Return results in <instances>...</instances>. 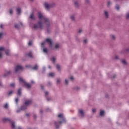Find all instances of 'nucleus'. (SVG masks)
Returning a JSON list of instances; mask_svg holds the SVG:
<instances>
[{
    "label": "nucleus",
    "mask_w": 129,
    "mask_h": 129,
    "mask_svg": "<svg viewBox=\"0 0 129 129\" xmlns=\"http://www.w3.org/2000/svg\"><path fill=\"white\" fill-rule=\"evenodd\" d=\"M38 17L41 21L39 22L38 24L34 26V29H42V28H43V24L46 25V27L50 26V21L49 19L45 18L44 15H43V13L41 12H38ZM42 23H43V24H42Z\"/></svg>",
    "instance_id": "f257e3e1"
},
{
    "label": "nucleus",
    "mask_w": 129,
    "mask_h": 129,
    "mask_svg": "<svg viewBox=\"0 0 129 129\" xmlns=\"http://www.w3.org/2000/svg\"><path fill=\"white\" fill-rule=\"evenodd\" d=\"M57 119L58 122H54L55 126L56 128L59 127V125L62 123H64V122H66V119H65V116H64V114L59 113L57 115Z\"/></svg>",
    "instance_id": "f03ea898"
},
{
    "label": "nucleus",
    "mask_w": 129,
    "mask_h": 129,
    "mask_svg": "<svg viewBox=\"0 0 129 129\" xmlns=\"http://www.w3.org/2000/svg\"><path fill=\"white\" fill-rule=\"evenodd\" d=\"M19 81H20V83H22L23 86L26 87V88H27V89H29V88H31V87H32V85L26 82L25 81V80L23 79L22 78H19Z\"/></svg>",
    "instance_id": "7ed1b4c3"
},
{
    "label": "nucleus",
    "mask_w": 129,
    "mask_h": 129,
    "mask_svg": "<svg viewBox=\"0 0 129 129\" xmlns=\"http://www.w3.org/2000/svg\"><path fill=\"white\" fill-rule=\"evenodd\" d=\"M55 6H56V5L54 3L51 4H49L48 3H44V7L46 9V10H49V9H51V8H54Z\"/></svg>",
    "instance_id": "20e7f679"
},
{
    "label": "nucleus",
    "mask_w": 129,
    "mask_h": 129,
    "mask_svg": "<svg viewBox=\"0 0 129 129\" xmlns=\"http://www.w3.org/2000/svg\"><path fill=\"white\" fill-rule=\"evenodd\" d=\"M23 69L24 68H23V66H22L21 65H17L15 68V72L16 73L21 72V71H22Z\"/></svg>",
    "instance_id": "39448f33"
},
{
    "label": "nucleus",
    "mask_w": 129,
    "mask_h": 129,
    "mask_svg": "<svg viewBox=\"0 0 129 129\" xmlns=\"http://www.w3.org/2000/svg\"><path fill=\"white\" fill-rule=\"evenodd\" d=\"M46 42L49 44V45L50 46V47H52L53 46V42H52V40L50 38H47L45 40V41L42 42L41 43V46H44L45 44H46Z\"/></svg>",
    "instance_id": "423d86ee"
},
{
    "label": "nucleus",
    "mask_w": 129,
    "mask_h": 129,
    "mask_svg": "<svg viewBox=\"0 0 129 129\" xmlns=\"http://www.w3.org/2000/svg\"><path fill=\"white\" fill-rule=\"evenodd\" d=\"M78 114L80 117H84V110L82 109H80L78 110Z\"/></svg>",
    "instance_id": "0eeeda50"
},
{
    "label": "nucleus",
    "mask_w": 129,
    "mask_h": 129,
    "mask_svg": "<svg viewBox=\"0 0 129 129\" xmlns=\"http://www.w3.org/2000/svg\"><path fill=\"white\" fill-rule=\"evenodd\" d=\"M6 52L5 49V47H0V58H2L3 56H4V53Z\"/></svg>",
    "instance_id": "6e6552de"
},
{
    "label": "nucleus",
    "mask_w": 129,
    "mask_h": 129,
    "mask_svg": "<svg viewBox=\"0 0 129 129\" xmlns=\"http://www.w3.org/2000/svg\"><path fill=\"white\" fill-rule=\"evenodd\" d=\"M32 103V100H27L25 101V105H30Z\"/></svg>",
    "instance_id": "1a4fd4ad"
},
{
    "label": "nucleus",
    "mask_w": 129,
    "mask_h": 129,
    "mask_svg": "<svg viewBox=\"0 0 129 129\" xmlns=\"http://www.w3.org/2000/svg\"><path fill=\"white\" fill-rule=\"evenodd\" d=\"M126 52H129L128 48H125V49H123L121 51L120 53H121V54H122V53H125Z\"/></svg>",
    "instance_id": "9d476101"
},
{
    "label": "nucleus",
    "mask_w": 129,
    "mask_h": 129,
    "mask_svg": "<svg viewBox=\"0 0 129 129\" xmlns=\"http://www.w3.org/2000/svg\"><path fill=\"white\" fill-rule=\"evenodd\" d=\"M74 6L77 9H78L79 8V4H78V2L77 1H74Z\"/></svg>",
    "instance_id": "9b49d317"
},
{
    "label": "nucleus",
    "mask_w": 129,
    "mask_h": 129,
    "mask_svg": "<svg viewBox=\"0 0 129 129\" xmlns=\"http://www.w3.org/2000/svg\"><path fill=\"white\" fill-rule=\"evenodd\" d=\"M104 16L106 19H107L109 17V14H108V11H104Z\"/></svg>",
    "instance_id": "f8f14e48"
},
{
    "label": "nucleus",
    "mask_w": 129,
    "mask_h": 129,
    "mask_svg": "<svg viewBox=\"0 0 129 129\" xmlns=\"http://www.w3.org/2000/svg\"><path fill=\"white\" fill-rule=\"evenodd\" d=\"M105 114V111L103 110H100V116H103Z\"/></svg>",
    "instance_id": "ddd939ff"
},
{
    "label": "nucleus",
    "mask_w": 129,
    "mask_h": 129,
    "mask_svg": "<svg viewBox=\"0 0 129 129\" xmlns=\"http://www.w3.org/2000/svg\"><path fill=\"white\" fill-rule=\"evenodd\" d=\"M121 62L122 64H123V65H127V62H126V60H125V59H122L121 60Z\"/></svg>",
    "instance_id": "4468645a"
},
{
    "label": "nucleus",
    "mask_w": 129,
    "mask_h": 129,
    "mask_svg": "<svg viewBox=\"0 0 129 129\" xmlns=\"http://www.w3.org/2000/svg\"><path fill=\"white\" fill-rule=\"evenodd\" d=\"M6 52V54L7 56H10V55H11V51H10V50H7L5 51Z\"/></svg>",
    "instance_id": "2eb2a0df"
},
{
    "label": "nucleus",
    "mask_w": 129,
    "mask_h": 129,
    "mask_svg": "<svg viewBox=\"0 0 129 129\" xmlns=\"http://www.w3.org/2000/svg\"><path fill=\"white\" fill-rule=\"evenodd\" d=\"M70 18L72 21H75V15H71Z\"/></svg>",
    "instance_id": "dca6fc26"
},
{
    "label": "nucleus",
    "mask_w": 129,
    "mask_h": 129,
    "mask_svg": "<svg viewBox=\"0 0 129 129\" xmlns=\"http://www.w3.org/2000/svg\"><path fill=\"white\" fill-rule=\"evenodd\" d=\"M60 45L58 43L56 44L55 45V48L56 49H59V48H60Z\"/></svg>",
    "instance_id": "f3484780"
},
{
    "label": "nucleus",
    "mask_w": 129,
    "mask_h": 129,
    "mask_svg": "<svg viewBox=\"0 0 129 129\" xmlns=\"http://www.w3.org/2000/svg\"><path fill=\"white\" fill-rule=\"evenodd\" d=\"M12 128H16V125H15V122L14 121L11 122Z\"/></svg>",
    "instance_id": "a211bd4d"
},
{
    "label": "nucleus",
    "mask_w": 129,
    "mask_h": 129,
    "mask_svg": "<svg viewBox=\"0 0 129 129\" xmlns=\"http://www.w3.org/2000/svg\"><path fill=\"white\" fill-rule=\"evenodd\" d=\"M51 60L52 61V62H53V63H55V62H56V58L55 57H52L51 58Z\"/></svg>",
    "instance_id": "6ab92c4d"
},
{
    "label": "nucleus",
    "mask_w": 129,
    "mask_h": 129,
    "mask_svg": "<svg viewBox=\"0 0 129 129\" xmlns=\"http://www.w3.org/2000/svg\"><path fill=\"white\" fill-rule=\"evenodd\" d=\"M48 76H50V77H54V76H55V74L53 73H50L48 74Z\"/></svg>",
    "instance_id": "aec40b11"
},
{
    "label": "nucleus",
    "mask_w": 129,
    "mask_h": 129,
    "mask_svg": "<svg viewBox=\"0 0 129 129\" xmlns=\"http://www.w3.org/2000/svg\"><path fill=\"white\" fill-rule=\"evenodd\" d=\"M110 38L112 39V40H115V36L114 35H111Z\"/></svg>",
    "instance_id": "412c9836"
},
{
    "label": "nucleus",
    "mask_w": 129,
    "mask_h": 129,
    "mask_svg": "<svg viewBox=\"0 0 129 129\" xmlns=\"http://www.w3.org/2000/svg\"><path fill=\"white\" fill-rule=\"evenodd\" d=\"M22 92V89H19L18 91V95H21Z\"/></svg>",
    "instance_id": "4be33fe9"
},
{
    "label": "nucleus",
    "mask_w": 129,
    "mask_h": 129,
    "mask_svg": "<svg viewBox=\"0 0 129 129\" xmlns=\"http://www.w3.org/2000/svg\"><path fill=\"white\" fill-rule=\"evenodd\" d=\"M15 28L16 29H19L20 28V25L18 24H16L15 25Z\"/></svg>",
    "instance_id": "5701e85b"
},
{
    "label": "nucleus",
    "mask_w": 129,
    "mask_h": 129,
    "mask_svg": "<svg viewBox=\"0 0 129 129\" xmlns=\"http://www.w3.org/2000/svg\"><path fill=\"white\" fill-rule=\"evenodd\" d=\"M33 70H37L38 69V66L35 65L34 67L32 68Z\"/></svg>",
    "instance_id": "b1692460"
},
{
    "label": "nucleus",
    "mask_w": 129,
    "mask_h": 129,
    "mask_svg": "<svg viewBox=\"0 0 129 129\" xmlns=\"http://www.w3.org/2000/svg\"><path fill=\"white\" fill-rule=\"evenodd\" d=\"M64 82H65V84H66L67 85H68L69 83V80L66 79L64 81Z\"/></svg>",
    "instance_id": "393cba45"
},
{
    "label": "nucleus",
    "mask_w": 129,
    "mask_h": 129,
    "mask_svg": "<svg viewBox=\"0 0 129 129\" xmlns=\"http://www.w3.org/2000/svg\"><path fill=\"white\" fill-rule=\"evenodd\" d=\"M30 19L31 20H34V14H32L30 16Z\"/></svg>",
    "instance_id": "a878e982"
},
{
    "label": "nucleus",
    "mask_w": 129,
    "mask_h": 129,
    "mask_svg": "<svg viewBox=\"0 0 129 129\" xmlns=\"http://www.w3.org/2000/svg\"><path fill=\"white\" fill-rule=\"evenodd\" d=\"M56 82H57V84L61 83V79H57Z\"/></svg>",
    "instance_id": "bb28decb"
},
{
    "label": "nucleus",
    "mask_w": 129,
    "mask_h": 129,
    "mask_svg": "<svg viewBox=\"0 0 129 129\" xmlns=\"http://www.w3.org/2000/svg\"><path fill=\"white\" fill-rule=\"evenodd\" d=\"M4 35H5L4 32L0 33V38H3V37H4Z\"/></svg>",
    "instance_id": "cd10ccee"
},
{
    "label": "nucleus",
    "mask_w": 129,
    "mask_h": 129,
    "mask_svg": "<svg viewBox=\"0 0 129 129\" xmlns=\"http://www.w3.org/2000/svg\"><path fill=\"white\" fill-rule=\"evenodd\" d=\"M17 12L18 14H21V8H17Z\"/></svg>",
    "instance_id": "c85d7f7f"
},
{
    "label": "nucleus",
    "mask_w": 129,
    "mask_h": 129,
    "mask_svg": "<svg viewBox=\"0 0 129 129\" xmlns=\"http://www.w3.org/2000/svg\"><path fill=\"white\" fill-rule=\"evenodd\" d=\"M4 108H6V109L9 108V104H6L4 105Z\"/></svg>",
    "instance_id": "c756f323"
},
{
    "label": "nucleus",
    "mask_w": 129,
    "mask_h": 129,
    "mask_svg": "<svg viewBox=\"0 0 129 129\" xmlns=\"http://www.w3.org/2000/svg\"><path fill=\"white\" fill-rule=\"evenodd\" d=\"M92 113H95V112H96V109L95 108H93L92 110Z\"/></svg>",
    "instance_id": "7c9ffc66"
},
{
    "label": "nucleus",
    "mask_w": 129,
    "mask_h": 129,
    "mask_svg": "<svg viewBox=\"0 0 129 129\" xmlns=\"http://www.w3.org/2000/svg\"><path fill=\"white\" fill-rule=\"evenodd\" d=\"M26 108H27V107H26V106H24L21 107V109L20 110H24V109H26Z\"/></svg>",
    "instance_id": "2f4dec72"
},
{
    "label": "nucleus",
    "mask_w": 129,
    "mask_h": 129,
    "mask_svg": "<svg viewBox=\"0 0 129 129\" xmlns=\"http://www.w3.org/2000/svg\"><path fill=\"white\" fill-rule=\"evenodd\" d=\"M43 52L44 53H47V52H48V49H47V48H44Z\"/></svg>",
    "instance_id": "473e14b6"
},
{
    "label": "nucleus",
    "mask_w": 129,
    "mask_h": 129,
    "mask_svg": "<svg viewBox=\"0 0 129 129\" xmlns=\"http://www.w3.org/2000/svg\"><path fill=\"white\" fill-rule=\"evenodd\" d=\"M114 59H115L116 60L119 59L118 55H115L114 57Z\"/></svg>",
    "instance_id": "72a5a7b5"
},
{
    "label": "nucleus",
    "mask_w": 129,
    "mask_h": 129,
    "mask_svg": "<svg viewBox=\"0 0 129 129\" xmlns=\"http://www.w3.org/2000/svg\"><path fill=\"white\" fill-rule=\"evenodd\" d=\"M56 68H57V69H60V68H61V67L60 66V65H59V64H57L56 65Z\"/></svg>",
    "instance_id": "f704fd0d"
},
{
    "label": "nucleus",
    "mask_w": 129,
    "mask_h": 129,
    "mask_svg": "<svg viewBox=\"0 0 129 129\" xmlns=\"http://www.w3.org/2000/svg\"><path fill=\"white\" fill-rule=\"evenodd\" d=\"M116 10H117V11L119 10V6H116Z\"/></svg>",
    "instance_id": "c9c22d12"
},
{
    "label": "nucleus",
    "mask_w": 129,
    "mask_h": 129,
    "mask_svg": "<svg viewBox=\"0 0 129 129\" xmlns=\"http://www.w3.org/2000/svg\"><path fill=\"white\" fill-rule=\"evenodd\" d=\"M32 44H33V42L32 41H29L28 45L29 46H31Z\"/></svg>",
    "instance_id": "e433bc0d"
},
{
    "label": "nucleus",
    "mask_w": 129,
    "mask_h": 129,
    "mask_svg": "<svg viewBox=\"0 0 129 129\" xmlns=\"http://www.w3.org/2000/svg\"><path fill=\"white\" fill-rule=\"evenodd\" d=\"M14 93V91H11L9 93V95H11V94H13Z\"/></svg>",
    "instance_id": "4c0bfd02"
},
{
    "label": "nucleus",
    "mask_w": 129,
    "mask_h": 129,
    "mask_svg": "<svg viewBox=\"0 0 129 129\" xmlns=\"http://www.w3.org/2000/svg\"><path fill=\"white\" fill-rule=\"evenodd\" d=\"M10 15L13 14V9L10 10Z\"/></svg>",
    "instance_id": "58836bf2"
},
{
    "label": "nucleus",
    "mask_w": 129,
    "mask_h": 129,
    "mask_svg": "<svg viewBox=\"0 0 129 129\" xmlns=\"http://www.w3.org/2000/svg\"><path fill=\"white\" fill-rule=\"evenodd\" d=\"M10 86H11V87H15V84H14V83L11 84L10 85Z\"/></svg>",
    "instance_id": "ea45409f"
},
{
    "label": "nucleus",
    "mask_w": 129,
    "mask_h": 129,
    "mask_svg": "<svg viewBox=\"0 0 129 129\" xmlns=\"http://www.w3.org/2000/svg\"><path fill=\"white\" fill-rule=\"evenodd\" d=\"M126 19H129V13H127L126 15Z\"/></svg>",
    "instance_id": "a19ab883"
},
{
    "label": "nucleus",
    "mask_w": 129,
    "mask_h": 129,
    "mask_svg": "<svg viewBox=\"0 0 129 129\" xmlns=\"http://www.w3.org/2000/svg\"><path fill=\"white\" fill-rule=\"evenodd\" d=\"M82 32H83V30H82V29H80L79 30V33H82Z\"/></svg>",
    "instance_id": "79ce46f5"
},
{
    "label": "nucleus",
    "mask_w": 129,
    "mask_h": 129,
    "mask_svg": "<svg viewBox=\"0 0 129 129\" xmlns=\"http://www.w3.org/2000/svg\"><path fill=\"white\" fill-rule=\"evenodd\" d=\"M89 2H90L89 0H85V3H86V4H88V3H89Z\"/></svg>",
    "instance_id": "37998d69"
},
{
    "label": "nucleus",
    "mask_w": 129,
    "mask_h": 129,
    "mask_svg": "<svg viewBox=\"0 0 129 129\" xmlns=\"http://www.w3.org/2000/svg\"><path fill=\"white\" fill-rule=\"evenodd\" d=\"M15 101H16V103H18V102H19V99L16 98V100H15Z\"/></svg>",
    "instance_id": "c03bdc74"
},
{
    "label": "nucleus",
    "mask_w": 129,
    "mask_h": 129,
    "mask_svg": "<svg viewBox=\"0 0 129 129\" xmlns=\"http://www.w3.org/2000/svg\"><path fill=\"white\" fill-rule=\"evenodd\" d=\"M28 56L29 57H32V53H29L28 54Z\"/></svg>",
    "instance_id": "a18cd8bd"
},
{
    "label": "nucleus",
    "mask_w": 129,
    "mask_h": 129,
    "mask_svg": "<svg viewBox=\"0 0 129 129\" xmlns=\"http://www.w3.org/2000/svg\"><path fill=\"white\" fill-rule=\"evenodd\" d=\"M110 5H111V2H110V1H108V5L109 6Z\"/></svg>",
    "instance_id": "49530a36"
},
{
    "label": "nucleus",
    "mask_w": 129,
    "mask_h": 129,
    "mask_svg": "<svg viewBox=\"0 0 129 129\" xmlns=\"http://www.w3.org/2000/svg\"><path fill=\"white\" fill-rule=\"evenodd\" d=\"M84 43H85V44H86V43H87V39H85V40H84Z\"/></svg>",
    "instance_id": "de8ad7c7"
},
{
    "label": "nucleus",
    "mask_w": 129,
    "mask_h": 129,
    "mask_svg": "<svg viewBox=\"0 0 129 129\" xmlns=\"http://www.w3.org/2000/svg\"><path fill=\"white\" fill-rule=\"evenodd\" d=\"M70 79H71V80H73L74 79V78H73V77H71L70 78Z\"/></svg>",
    "instance_id": "09e8293b"
},
{
    "label": "nucleus",
    "mask_w": 129,
    "mask_h": 129,
    "mask_svg": "<svg viewBox=\"0 0 129 129\" xmlns=\"http://www.w3.org/2000/svg\"><path fill=\"white\" fill-rule=\"evenodd\" d=\"M76 90H79V87H77L76 88Z\"/></svg>",
    "instance_id": "8fccbe9b"
},
{
    "label": "nucleus",
    "mask_w": 129,
    "mask_h": 129,
    "mask_svg": "<svg viewBox=\"0 0 129 129\" xmlns=\"http://www.w3.org/2000/svg\"><path fill=\"white\" fill-rule=\"evenodd\" d=\"M48 94H49V92H45V95H48Z\"/></svg>",
    "instance_id": "3c124183"
},
{
    "label": "nucleus",
    "mask_w": 129,
    "mask_h": 129,
    "mask_svg": "<svg viewBox=\"0 0 129 129\" xmlns=\"http://www.w3.org/2000/svg\"><path fill=\"white\" fill-rule=\"evenodd\" d=\"M3 87V84L2 83H0V88Z\"/></svg>",
    "instance_id": "603ef678"
},
{
    "label": "nucleus",
    "mask_w": 129,
    "mask_h": 129,
    "mask_svg": "<svg viewBox=\"0 0 129 129\" xmlns=\"http://www.w3.org/2000/svg\"><path fill=\"white\" fill-rule=\"evenodd\" d=\"M3 27H4V25H3V24H2V25H1V28L2 29H3Z\"/></svg>",
    "instance_id": "864d4df0"
},
{
    "label": "nucleus",
    "mask_w": 129,
    "mask_h": 129,
    "mask_svg": "<svg viewBox=\"0 0 129 129\" xmlns=\"http://www.w3.org/2000/svg\"><path fill=\"white\" fill-rule=\"evenodd\" d=\"M31 83L34 84L35 83V82L34 81H31Z\"/></svg>",
    "instance_id": "5fc2aeb1"
},
{
    "label": "nucleus",
    "mask_w": 129,
    "mask_h": 129,
    "mask_svg": "<svg viewBox=\"0 0 129 129\" xmlns=\"http://www.w3.org/2000/svg\"><path fill=\"white\" fill-rule=\"evenodd\" d=\"M48 68H49V69H51V66H48Z\"/></svg>",
    "instance_id": "6e6d98bb"
},
{
    "label": "nucleus",
    "mask_w": 129,
    "mask_h": 129,
    "mask_svg": "<svg viewBox=\"0 0 129 129\" xmlns=\"http://www.w3.org/2000/svg\"><path fill=\"white\" fill-rule=\"evenodd\" d=\"M30 2H34V0H29Z\"/></svg>",
    "instance_id": "4d7b16f0"
},
{
    "label": "nucleus",
    "mask_w": 129,
    "mask_h": 129,
    "mask_svg": "<svg viewBox=\"0 0 129 129\" xmlns=\"http://www.w3.org/2000/svg\"><path fill=\"white\" fill-rule=\"evenodd\" d=\"M10 73H11L10 71H8V74H10Z\"/></svg>",
    "instance_id": "13d9d810"
},
{
    "label": "nucleus",
    "mask_w": 129,
    "mask_h": 129,
    "mask_svg": "<svg viewBox=\"0 0 129 129\" xmlns=\"http://www.w3.org/2000/svg\"><path fill=\"white\" fill-rule=\"evenodd\" d=\"M47 100H50V99L47 98Z\"/></svg>",
    "instance_id": "bf43d9fd"
},
{
    "label": "nucleus",
    "mask_w": 129,
    "mask_h": 129,
    "mask_svg": "<svg viewBox=\"0 0 129 129\" xmlns=\"http://www.w3.org/2000/svg\"><path fill=\"white\" fill-rule=\"evenodd\" d=\"M26 115H27V116H29V114H27Z\"/></svg>",
    "instance_id": "052dcab7"
},
{
    "label": "nucleus",
    "mask_w": 129,
    "mask_h": 129,
    "mask_svg": "<svg viewBox=\"0 0 129 129\" xmlns=\"http://www.w3.org/2000/svg\"><path fill=\"white\" fill-rule=\"evenodd\" d=\"M40 112H43V111H42V110H41Z\"/></svg>",
    "instance_id": "680f3d73"
},
{
    "label": "nucleus",
    "mask_w": 129,
    "mask_h": 129,
    "mask_svg": "<svg viewBox=\"0 0 129 129\" xmlns=\"http://www.w3.org/2000/svg\"><path fill=\"white\" fill-rule=\"evenodd\" d=\"M17 112H20V111L18 110V111H17Z\"/></svg>",
    "instance_id": "e2e57ef3"
},
{
    "label": "nucleus",
    "mask_w": 129,
    "mask_h": 129,
    "mask_svg": "<svg viewBox=\"0 0 129 129\" xmlns=\"http://www.w3.org/2000/svg\"><path fill=\"white\" fill-rule=\"evenodd\" d=\"M34 117H36V115H34Z\"/></svg>",
    "instance_id": "0e129e2a"
},
{
    "label": "nucleus",
    "mask_w": 129,
    "mask_h": 129,
    "mask_svg": "<svg viewBox=\"0 0 129 129\" xmlns=\"http://www.w3.org/2000/svg\"><path fill=\"white\" fill-rule=\"evenodd\" d=\"M41 88H42V89H43V86H41Z\"/></svg>",
    "instance_id": "69168bd1"
},
{
    "label": "nucleus",
    "mask_w": 129,
    "mask_h": 129,
    "mask_svg": "<svg viewBox=\"0 0 129 129\" xmlns=\"http://www.w3.org/2000/svg\"><path fill=\"white\" fill-rule=\"evenodd\" d=\"M43 69H44V68H43Z\"/></svg>",
    "instance_id": "338daca9"
}]
</instances>
